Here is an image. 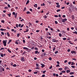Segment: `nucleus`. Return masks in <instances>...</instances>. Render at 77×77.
<instances>
[{
    "mask_svg": "<svg viewBox=\"0 0 77 77\" xmlns=\"http://www.w3.org/2000/svg\"><path fill=\"white\" fill-rule=\"evenodd\" d=\"M26 12V14H30V13L29 11H27Z\"/></svg>",
    "mask_w": 77,
    "mask_h": 77,
    "instance_id": "obj_25",
    "label": "nucleus"
},
{
    "mask_svg": "<svg viewBox=\"0 0 77 77\" xmlns=\"http://www.w3.org/2000/svg\"><path fill=\"white\" fill-rule=\"evenodd\" d=\"M20 60L21 62H24L26 61V59L24 58V57L23 56L20 58Z\"/></svg>",
    "mask_w": 77,
    "mask_h": 77,
    "instance_id": "obj_1",
    "label": "nucleus"
},
{
    "mask_svg": "<svg viewBox=\"0 0 77 77\" xmlns=\"http://www.w3.org/2000/svg\"><path fill=\"white\" fill-rule=\"evenodd\" d=\"M75 29L77 31V26H76L75 28Z\"/></svg>",
    "mask_w": 77,
    "mask_h": 77,
    "instance_id": "obj_64",
    "label": "nucleus"
},
{
    "mask_svg": "<svg viewBox=\"0 0 77 77\" xmlns=\"http://www.w3.org/2000/svg\"><path fill=\"white\" fill-rule=\"evenodd\" d=\"M65 17H66L65 15H63V16H62V17H63V18H65Z\"/></svg>",
    "mask_w": 77,
    "mask_h": 77,
    "instance_id": "obj_52",
    "label": "nucleus"
},
{
    "mask_svg": "<svg viewBox=\"0 0 77 77\" xmlns=\"http://www.w3.org/2000/svg\"><path fill=\"white\" fill-rule=\"evenodd\" d=\"M7 50L9 53H11V51H10V50L9 49H7Z\"/></svg>",
    "mask_w": 77,
    "mask_h": 77,
    "instance_id": "obj_22",
    "label": "nucleus"
},
{
    "mask_svg": "<svg viewBox=\"0 0 77 77\" xmlns=\"http://www.w3.org/2000/svg\"><path fill=\"white\" fill-rule=\"evenodd\" d=\"M57 64H60V63L59 62V61H57Z\"/></svg>",
    "mask_w": 77,
    "mask_h": 77,
    "instance_id": "obj_55",
    "label": "nucleus"
},
{
    "mask_svg": "<svg viewBox=\"0 0 77 77\" xmlns=\"http://www.w3.org/2000/svg\"><path fill=\"white\" fill-rule=\"evenodd\" d=\"M20 41V40H17L16 41V42H15V44H17V45H18V41Z\"/></svg>",
    "mask_w": 77,
    "mask_h": 77,
    "instance_id": "obj_8",
    "label": "nucleus"
},
{
    "mask_svg": "<svg viewBox=\"0 0 77 77\" xmlns=\"http://www.w3.org/2000/svg\"><path fill=\"white\" fill-rule=\"evenodd\" d=\"M68 62V60H66L64 61V63H66Z\"/></svg>",
    "mask_w": 77,
    "mask_h": 77,
    "instance_id": "obj_61",
    "label": "nucleus"
},
{
    "mask_svg": "<svg viewBox=\"0 0 77 77\" xmlns=\"http://www.w3.org/2000/svg\"><path fill=\"white\" fill-rule=\"evenodd\" d=\"M38 52V51H35V54H37Z\"/></svg>",
    "mask_w": 77,
    "mask_h": 77,
    "instance_id": "obj_31",
    "label": "nucleus"
},
{
    "mask_svg": "<svg viewBox=\"0 0 77 77\" xmlns=\"http://www.w3.org/2000/svg\"><path fill=\"white\" fill-rule=\"evenodd\" d=\"M35 50H38V48L36 47H35L34 48Z\"/></svg>",
    "mask_w": 77,
    "mask_h": 77,
    "instance_id": "obj_33",
    "label": "nucleus"
},
{
    "mask_svg": "<svg viewBox=\"0 0 77 77\" xmlns=\"http://www.w3.org/2000/svg\"><path fill=\"white\" fill-rule=\"evenodd\" d=\"M19 36H20V34H17V37H19Z\"/></svg>",
    "mask_w": 77,
    "mask_h": 77,
    "instance_id": "obj_59",
    "label": "nucleus"
},
{
    "mask_svg": "<svg viewBox=\"0 0 77 77\" xmlns=\"http://www.w3.org/2000/svg\"><path fill=\"white\" fill-rule=\"evenodd\" d=\"M45 29V31H48V28H46Z\"/></svg>",
    "mask_w": 77,
    "mask_h": 77,
    "instance_id": "obj_53",
    "label": "nucleus"
},
{
    "mask_svg": "<svg viewBox=\"0 0 77 77\" xmlns=\"http://www.w3.org/2000/svg\"><path fill=\"white\" fill-rule=\"evenodd\" d=\"M8 36H10V34H9V32H7Z\"/></svg>",
    "mask_w": 77,
    "mask_h": 77,
    "instance_id": "obj_27",
    "label": "nucleus"
},
{
    "mask_svg": "<svg viewBox=\"0 0 77 77\" xmlns=\"http://www.w3.org/2000/svg\"><path fill=\"white\" fill-rule=\"evenodd\" d=\"M37 5L36 4H35L34 5V7H35V8H37Z\"/></svg>",
    "mask_w": 77,
    "mask_h": 77,
    "instance_id": "obj_17",
    "label": "nucleus"
},
{
    "mask_svg": "<svg viewBox=\"0 0 77 77\" xmlns=\"http://www.w3.org/2000/svg\"><path fill=\"white\" fill-rule=\"evenodd\" d=\"M67 20V19H62V23H65L66 20Z\"/></svg>",
    "mask_w": 77,
    "mask_h": 77,
    "instance_id": "obj_3",
    "label": "nucleus"
},
{
    "mask_svg": "<svg viewBox=\"0 0 77 77\" xmlns=\"http://www.w3.org/2000/svg\"><path fill=\"white\" fill-rule=\"evenodd\" d=\"M52 59V58H51V57H50L49 58V60H51Z\"/></svg>",
    "mask_w": 77,
    "mask_h": 77,
    "instance_id": "obj_50",
    "label": "nucleus"
},
{
    "mask_svg": "<svg viewBox=\"0 0 77 77\" xmlns=\"http://www.w3.org/2000/svg\"><path fill=\"white\" fill-rule=\"evenodd\" d=\"M4 50V48H1L0 49V51L1 50Z\"/></svg>",
    "mask_w": 77,
    "mask_h": 77,
    "instance_id": "obj_48",
    "label": "nucleus"
},
{
    "mask_svg": "<svg viewBox=\"0 0 77 77\" xmlns=\"http://www.w3.org/2000/svg\"><path fill=\"white\" fill-rule=\"evenodd\" d=\"M71 72V71L69 70H67L66 71V72L67 73H69V72Z\"/></svg>",
    "mask_w": 77,
    "mask_h": 77,
    "instance_id": "obj_18",
    "label": "nucleus"
},
{
    "mask_svg": "<svg viewBox=\"0 0 77 77\" xmlns=\"http://www.w3.org/2000/svg\"><path fill=\"white\" fill-rule=\"evenodd\" d=\"M50 14V12L48 11V13L46 14V15H48Z\"/></svg>",
    "mask_w": 77,
    "mask_h": 77,
    "instance_id": "obj_38",
    "label": "nucleus"
},
{
    "mask_svg": "<svg viewBox=\"0 0 77 77\" xmlns=\"http://www.w3.org/2000/svg\"><path fill=\"white\" fill-rule=\"evenodd\" d=\"M71 67H72V68H75V66H71Z\"/></svg>",
    "mask_w": 77,
    "mask_h": 77,
    "instance_id": "obj_44",
    "label": "nucleus"
},
{
    "mask_svg": "<svg viewBox=\"0 0 77 77\" xmlns=\"http://www.w3.org/2000/svg\"><path fill=\"white\" fill-rule=\"evenodd\" d=\"M43 17L45 18H47V16H46V15H45Z\"/></svg>",
    "mask_w": 77,
    "mask_h": 77,
    "instance_id": "obj_26",
    "label": "nucleus"
},
{
    "mask_svg": "<svg viewBox=\"0 0 77 77\" xmlns=\"http://www.w3.org/2000/svg\"><path fill=\"white\" fill-rule=\"evenodd\" d=\"M1 23H3L4 24H5V20H1Z\"/></svg>",
    "mask_w": 77,
    "mask_h": 77,
    "instance_id": "obj_14",
    "label": "nucleus"
},
{
    "mask_svg": "<svg viewBox=\"0 0 77 77\" xmlns=\"http://www.w3.org/2000/svg\"><path fill=\"white\" fill-rule=\"evenodd\" d=\"M8 8H11V6L9 4H8Z\"/></svg>",
    "mask_w": 77,
    "mask_h": 77,
    "instance_id": "obj_56",
    "label": "nucleus"
},
{
    "mask_svg": "<svg viewBox=\"0 0 77 77\" xmlns=\"http://www.w3.org/2000/svg\"><path fill=\"white\" fill-rule=\"evenodd\" d=\"M73 34H74V33H75V34H77V32L76 31H75V32H73Z\"/></svg>",
    "mask_w": 77,
    "mask_h": 77,
    "instance_id": "obj_36",
    "label": "nucleus"
},
{
    "mask_svg": "<svg viewBox=\"0 0 77 77\" xmlns=\"http://www.w3.org/2000/svg\"><path fill=\"white\" fill-rule=\"evenodd\" d=\"M56 7H57V8H60V5H57L56 6Z\"/></svg>",
    "mask_w": 77,
    "mask_h": 77,
    "instance_id": "obj_19",
    "label": "nucleus"
},
{
    "mask_svg": "<svg viewBox=\"0 0 77 77\" xmlns=\"http://www.w3.org/2000/svg\"><path fill=\"white\" fill-rule=\"evenodd\" d=\"M26 32H29V29L26 28Z\"/></svg>",
    "mask_w": 77,
    "mask_h": 77,
    "instance_id": "obj_23",
    "label": "nucleus"
},
{
    "mask_svg": "<svg viewBox=\"0 0 77 77\" xmlns=\"http://www.w3.org/2000/svg\"><path fill=\"white\" fill-rule=\"evenodd\" d=\"M7 42V40H3V43L4 46H6Z\"/></svg>",
    "mask_w": 77,
    "mask_h": 77,
    "instance_id": "obj_2",
    "label": "nucleus"
},
{
    "mask_svg": "<svg viewBox=\"0 0 77 77\" xmlns=\"http://www.w3.org/2000/svg\"><path fill=\"white\" fill-rule=\"evenodd\" d=\"M41 67L42 68H44V67H45V65L43 63H41Z\"/></svg>",
    "mask_w": 77,
    "mask_h": 77,
    "instance_id": "obj_4",
    "label": "nucleus"
},
{
    "mask_svg": "<svg viewBox=\"0 0 77 77\" xmlns=\"http://www.w3.org/2000/svg\"><path fill=\"white\" fill-rule=\"evenodd\" d=\"M63 69L62 68H59L58 69V70H62Z\"/></svg>",
    "mask_w": 77,
    "mask_h": 77,
    "instance_id": "obj_43",
    "label": "nucleus"
},
{
    "mask_svg": "<svg viewBox=\"0 0 77 77\" xmlns=\"http://www.w3.org/2000/svg\"><path fill=\"white\" fill-rule=\"evenodd\" d=\"M70 51H71V50H70V49H69L68 50H67V51L68 52H70Z\"/></svg>",
    "mask_w": 77,
    "mask_h": 77,
    "instance_id": "obj_49",
    "label": "nucleus"
},
{
    "mask_svg": "<svg viewBox=\"0 0 77 77\" xmlns=\"http://www.w3.org/2000/svg\"><path fill=\"white\" fill-rule=\"evenodd\" d=\"M71 65H75V63L73 62H72Z\"/></svg>",
    "mask_w": 77,
    "mask_h": 77,
    "instance_id": "obj_16",
    "label": "nucleus"
},
{
    "mask_svg": "<svg viewBox=\"0 0 77 77\" xmlns=\"http://www.w3.org/2000/svg\"><path fill=\"white\" fill-rule=\"evenodd\" d=\"M29 3V0H28L26 3V5H28V3Z\"/></svg>",
    "mask_w": 77,
    "mask_h": 77,
    "instance_id": "obj_20",
    "label": "nucleus"
},
{
    "mask_svg": "<svg viewBox=\"0 0 77 77\" xmlns=\"http://www.w3.org/2000/svg\"><path fill=\"white\" fill-rule=\"evenodd\" d=\"M68 67L65 66V70H66V69H68Z\"/></svg>",
    "mask_w": 77,
    "mask_h": 77,
    "instance_id": "obj_30",
    "label": "nucleus"
},
{
    "mask_svg": "<svg viewBox=\"0 0 77 77\" xmlns=\"http://www.w3.org/2000/svg\"><path fill=\"white\" fill-rule=\"evenodd\" d=\"M56 46L55 45L54 47H53V50L54 51L55 50H56Z\"/></svg>",
    "mask_w": 77,
    "mask_h": 77,
    "instance_id": "obj_13",
    "label": "nucleus"
},
{
    "mask_svg": "<svg viewBox=\"0 0 77 77\" xmlns=\"http://www.w3.org/2000/svg\"><path fill=\"white\" fill-rule=\"evenodd\" d=\"M54 39H52V42H58V41H59L58 40H54Z\"/></svg>",
    "mask_w": 77,
    "mask_h": 77,
    "instance_id": "obj_5",
    "label": "nucleus"
},
{
    "mask_svg": "<svg viewBox=\"0 0 77 77\" xmlns=\"http://www.w3.org/2000/svg\"><path fill=\"white\" fill-rule=\"evenodd\" d=\"M50 30L52 32H54V29L53 28H51Z\"/></svg>",
    "mask_w": 77,
    "mask_h": 77,
    "instance_id": "obj_21",
    "label": "nucleus"
},
{
    "mask_svg": "<svg viewBox=\"0 0 77 77\" xmlns=\"http://www.w3.org/2000/svg\"><path fill=\"white\" fill-rule=\"evenodd\" d=\"M40 31L39 30H36V32H37V33H38V32H39Z\"/></svg>",
    "mask_w": 77,
    "mask_h": 77,
    "instance_id": "obj_54",
    "label": "nucleus"
},
{
    "mask_svg": "<svg viewBox=\"0 0 77 77\" xmlns=\"http://www.w3.org/2000/svg\"><path fill=\"white\" fill-rule=\"evenodd\" d=\"M55 24H57L58 23V22H57V21H55Z\"/></svg>",
    "mask_w": 77,
    "mask_h": 77,
    "instance_id": "obj_32",
    "label": "nucleus"
},
{
    "mask_svg": "<svg viewBox=\"0 0 77 77\" xmlns=\"http://www.w3.org/2000/svg\"><path fill=\"white\" fill-rule=\"evenodd\" d=\"M54 17L56 18H57V17H58V16H57V15H54Z\"/></svg>",
    "mask_w": 77,
    "mask_h": 77,
    "instance_id": "obj_37",
    "label": "nucleus"
},
{
    "mask_svg": "<svg viewBox=\"0 0 77 77\" xmlns=\"http://www.w3.org/2000/svg\"><path fill=\"white\" fill-rule=\"evenodd\" d=\"M68 42H69V43L70 44H71L72 45H74V44H73V43H71V41H68Z\"/></svg>",
    "mask_w": 77,
    "mask_h": 77,
    "instance_id": "obj_12",
    "label": "nucleus"
},
{
    "mask_svg": "<svg viewBox=\"0 0 77 77\" xmlns=\"http://www.w3.org/2000/svg\"><path fill=\"white\" fill-rule=\"evenodd\" d=\"M53 67V66H52V65H51V66H50V67H49V69H51L52 68V67Z\"/></svg>",
    "mask_w": 77,
    "mask_h": 77,
    "instance_id": "obj_62",
    "label": "nucleus"
},
{
    "mask_svg": "<svg viewBox=\"0 0 77 77\" xmlns=\"http://www.w3.org/2000/svg\"><path fill=\"white\" fill-rule=\"evenodd\" d=\"M1 34L2 35H5V34H4V32H1Z\"/></svg>",
    "mask_w": 77,
    "mask_h": 77,
    "instance_id": "obj_41",
    "label": "nucleus"
},
{
    "mask_svg": "<svg viewBox=\"0 0 77 77\" xmlns=\"http://www.w3.org/2000/svg\"><path fill=\"white\" fill-rule=\"evenodd\" d=\"M63 39L64 41H65V40H66V38H63Z\"/></svg>",
    "mask_w": 77,
    "mask_h": 77,
    "instance_id": "obj_28",
    "label": "nucleus"
},
{
    "mask_svg": "<svg viewBox=\"0 0 77 77\" xmlns=\"http://www.w3.org/2000/svg\"><path fill=\"white\" fill-rule=\"evenodd\" d=\"M29 11H31V12H32L33 11H32V8H30L29 9Z\"/></svg>",
    "mask_w": 77,
    "mask_h": 77,
    "instance_id": "obj_45",
    "label": "nucleus"
},
{
    "mask_svg": "<svg viewBox=\"0 0 77 77\" xmlns=\"http://www.w3.org/2000/svg\"><path fill=\"white\" fill-rule=\"evenodd\" d=\"M71 53H72V54H73V53H74L75 54H76V52L75 51H71Z\"/></svg>",
    "mask_w": 77,
    "mask_h": 77,
    "instance_id": "obj_6",
    "label": "nucleus"
},
{
    "mask_svg": "<svg viewBox=\"0 0 77 77\" xmlns=\"http://www.w3.org/2000/svg\"><path fill=\"white\" fill-rule=\"evenodd\" d=\"M23 49L24 50H30V49H29L28 48H27L26 47H23Z\"/></svg>",
    "mask_w": 77,
    "mask_h": 77,
    "instance_id": "obj_7",
    "label": "nucleus"
},
{
    "mask_svg": "<svg viewBox=\"0 0 77 77\" xmlns=\"http://www.w3.org/2000/svg\"><path fill=\"white\" fill-rule=\"evenodd\" d=\"M44 56H45L46 55V53L45 52L43 53Z\"/></svg>",
    "mask_w": 77,
    "mask_h": 77,
    "instance_id": "obj_57",
    "label": "nucleus"
},
{
    "mask_svg": "<svg viewBox=\"0 0 77 77\" xmlns=\"http://www.w3.org/2000/svg\"><path fill=\"white\" fill-rule=\"evenodd\" d=\"M59 36L60 37H61L62 36V34L59 33Z\"/></svg>",
    "mask_w": 77,
    "mask_h": 77,
    "instance_id": "obj_29",
    "label": "nucleus"
},
{
    "mask_svg": "<svg viewBox=\"0 0 77 77\" xmlns=\"http://www.w3.org/2000/svg\"><path fill=\"white\" fill-rule=\"evenodd\" d=\"M23 26H24V24H22L21 25V26H20V27L21 28H22V27H23Z\"/></svg>",
    "mask_w": 77,
    "mask_h": 77,
    "instance_id": "obj_47",
    "label": "nucleus"
},
{
    "mask_svg": "<svg viewBox=\"0 0 77 77\" xmlns=\"http://www.w3.org/2000/svg\"><path fill=\"white\" fill-rule=\"evenodd\" d=\"M56 67H58V66H60V65H59V64H57L56 66Z\"/></svg>",
    "mask_w": 77,
    "mask_h": 77,
    "instance_id": "obj_58",
    "label": "nucleus"
},
{
    "mask_svg": "<svg viewBox=\"0 0 77 77\" xmlns=\"http://www.w3.org/2000/svg\"><path fill=\"white\" fill-rule=\"evenodd\" d=\"M15 57V55H14L13 56L11 57V58H14V57Z\"/></svg>",
    "mask_w": 77,
    "mask_h": 77,
    "instance_id": "obj_39",
    "label": "nucleus"
},
{
    "mask_svg": "<svg viewBox=\"0 0 77 77\" xmlns=\"http://www.w3.org/2000/svg\"><path fill=\"white\" fill-rule=\"evenodd\" d=\"M69 75H73L74 74V72H72L69 73Z\"/></svg>",
    "mask_w": 77,
    "mask_h": 77,
    "instance_id": "obj_10",
    "label": "nucleus"
},
{
    "mask_svg": "<svg viewBox=\"0 0 77 77\" xmlns=\"http://www.w3.org/2000/svg\"><path fill=\"white\" fill-rule=\"evenodd\" d=\"M4 9H8V7H5L4 8Z\"/></svg>",
    "mask_w": 77,
    "mask_h": 77,
    "instance_id": "obj_51",
    "label": "nucleus"
},
{
    "mask_svg": "<svg viewBox=\"0 0 77 77\" xmlns=\"http://www.w3.org/2000/svg\"><path fill=\"white\" fill-rule=\"evenodd\" d=\"M7 15H8V17H11V13H10L9 14H7Z\"/></svg>",
    "mask_w": 77,
    "mask_h": 77,
    "instance_id": "obj_15",
    "label": "nucleus"
},
{
    "mask_svg": "<svg viewBox=\"0 0 77 77\" xmlns=\"http://www.w3.org/2000/svg\"><path fill=\"white\" fill-rule=\"evenodd\" d=\"M60 9H58L57 10V12H60Z\"/></svg>",
    "mask_w": 77,
    "mask_h": 77,
    "instance_id": "obj_34",
    "label": "nucleus"
},
{
    "mask_svg": "<svg viewBox=\"0 0 77 77\" xmlns=\"http://www.w3.org/2000/svg\"><path fill=\"white\" fill-rule=\"evenodd\" d=\"M23 43H25L26 42V41L25 40H23Z\"/></svg>",
    "mask_w": 77,
    "mask_h": 77,
    "instance_id": "obj_60",
    "label": "nucleus"
},
{
    "mask_svg": "<svg viewBox=\"0 0 77 77\" xmlns=\"http://www.w3.org/2000/svg\"><path fill=\"white\" fill-rule=\"evenodd\" d=\"M61 72L62 73H65V72H66V71H65V70L62 71Z\"/></svg>",
    "mask_w": 77,
    "mask_h": 77,
    "instance_id": "obj_35",
    "label": "nucleus"
},
{
    "mask_svg": "<svg viewBox=\"0 0 77 77\" xmlns=\"http://www.w3.org/2000/svg\"><path fill=\"white\" fill-rule=\"evenodd\" d=\"M0 30H1V31H5V30H6V29L2 28L0 29Z\"/></svg>",
    "mask_w": 77,
    "mask_h": 77,
    "instance_id": "obj_11",
    "label": "nucleus"
},
{
    "mask_svg": "<svg viewBox=\"0 0 77 77\" xmlns=\"http://www.w3.org/2000/svg\"><path fill=\"white\" fill-rule=\"evenodd\" d=\"M46 72V70H45V71H43V74H45V73Z\"/></svg>",
    "mask_w": 77,
    "mask_h": 77,
    "instance_id": "obj_40",
    "label": "nucleus"
},
{
    "mask_svg": "<svg viewBox=\"0 0 77 77\" xmlns=\"http://www.w3.org/2000/svg\"><path fill=\"white\" fill-rule=\"evenodd\" d=\"M58 53V51H57L55 52V54H57Z\"/></svg>",
    "mask_w": 77,
    "mask_h": 77,
    "instance_id": "obj_42",
    "label": "nucleus"
},
{
    "mask_svg": "<svg viewBox=\"0 0 77 77\" xmlns=\"http://www.w3.org/2000/svg\"><path fill=\"white\" fill-rule=\"evenodd\" d=\"M29 25H30V26H32V23H31L30 22H29Z\"/></svg>",
    "mask_w": 77,
    "mask_h": 77,
    "instance_id": "obj_63",
    "label": "nucleus"
},
{
    "mask_svg": "<svg viewBox=\"0 0 77 77\" xmlns=\"http://www.w3.org/2000/svg\"><path fill=\"white\" fill-rule=\"evenodd\" d=\"M11 31L12 32H14V33H16V32H17L16 30H15L14 29H11Z\"/></svg>",
    "mask_w": 77,
    "mask_h": 77,
    "instance_id": "obj_9",
    "label": "nucleus"
},
{
    "mask_svg": "<svg viewBox=\"0 0 77 77\" xmlns=\"http://www.w3.org/2000/svg\"><path fill=\"white\" fill-rule=\"evenodd\" d=\"M1 57H3V54H1Z\"/></svg>",
    "mask_w": 77,
    "mask_h": 77,
    "instance_id": "obj_46",
    "label": "nucleus"
},
{
    "mask_svg": "<svg viewBox=\"0 0 77 77\" xmlns=\"http://www.w3.org/2000/svg\"><path fill=\"white\" fill-rule=\"evenodd\" d=\"M13 66L14 67H16V66H17V65H16L15 64H14V65H13Z\"/></svg>",
    "mask_w": 77,
    "mask_h": 77,
    "instance_id": "obj_24",
    "label": "nucleus"
}]
</instances>
